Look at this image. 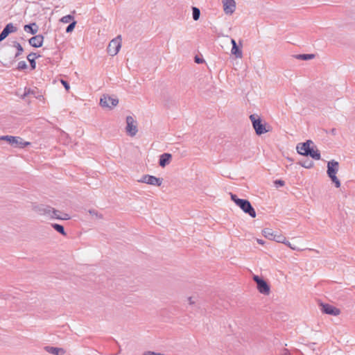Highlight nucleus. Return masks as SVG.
Segmentation results:
<instances>
[{
  "instance_id": "nucleus-1",
  "label": "nucleus",
  "mask_w": 355,
  "mask_h": 355,
  "mask_svg": "<svg viewBox=\"0 0 355 355\" xmlns=\"http://www.w3.org/2000/svg\"><path fill=\"white\" fill-rule=\"evenodd\" d=\"M262 234L265 238L269 240L275 241L277 243H284L293 250H299L295 246L293 245L289 241H288L286 236H284L283 234L280 233L274 232L271 229H263L262 230Z\"/></svg>"
},
{
  "instance_id": "nucleus-2",
  "label": "nucleus",
  "mask_w": 355,
  "mask_h": 355,
  "mask_svg": "<svg viewBox=\"0 0 355 355\" xmlns=\"http://www.w3.org/2000/svg\"><path fill=\"white\" fill-rule=\"evenodd\" d=\"M231 200L245 213L252 218H255L257 214L250 201L239 198L236 195L230 193Z\"/></svg>"
},
{
  "instance_id": "nucleus-3",
  "label": "nucleus",
  "mask_w": 355,
  "mask_h": 355,
  "mask_svg": "<svg viewBox=\"0 0 355 355\" xmlns=\"http://www.w3.org/2000/svg\"><path fill=\"white\" fill-rule=\"evenodd\" d=\"M250 119L257 135H261L270 131V127L266 123H263L259 116L251 114Z\"/></svg>"
},
{
  "instance_id": "nucleus-4",
  "label": "nucleus",
  "mask_w": 355,
  "mask_h": 355,
  "mask_svg": "<svg viewBox=\"0 0 355 355\" xmlns=\"http://www.w3.org/2000/svg\"><path fill=\"white\" fill-rule=\"evenodd\" d=\"M339 170V163L335 160H331L327 163V175L331 180L335 184L336 188L340 187V182L336 177V173Z\"/></svg>"
},
{
  "instance_id": "nucleus-5",
  "label": "nucleus",
  "mask_w": 355,
  "mask_h": 355,
  "mask_svg": "<svg viewBox=\"0 0 355 355\" xmlns=\"http://www.w3.org/2000/svg\"><path fill=\"white\" fill-rule=\"evenodd\" d=\"M0 140L7 141L11 146L14 148H23L31 144L28 141H25L20 137H15L11 135L1 136Z\"/></svg>"
},
{
  "instance_id": "nucleus-6",
  "label": "nucleus",
  "mask_w": 355,
  "mask_h": 355,
  "mask_svg": "<svg viewBox=\"0 0 355 355\" xmlns=\"http://www.w3.org/2000/svg\"><path fill=\"white\" fill-rule=\"evenodd\" d=\"M125 121H126V127H125L126 133L130 137L135 136L138 132L137 122L131 116H128L126 117Z\"/></svg>"
},
{
  "instance_id": "nucleus-7",
  "label": "nucleus",
  "mask_w": 355,
  "mask_h": 355,
  "mask_svg": "<svg viewBox=\"0 0 355 355\" xmlns=\"http://www.w3.org/2000/svg\"><path fill=\"white\" fill-rule=\"evenodd\" d=\"M138 182L145 183L151 186L159 187L163 182V179L150 175H144L137 180Z\"/></svg>"
},
{
  "instance_id": "nucleus-8",
  "label": "nucleus",
  "mask_w": 355,
  "mask_h": 355,
  "mask_svg": "<svg viewBox=\"0 0 355 355\" xmlns=\"http://www.w3.org/2000/svg\"><path fill=\"white\" fill-rule=\"evenodd\" d=\"M121 46V36H118L116 38L110 41L107 46V53L111 56L116 55Z\"/></svg>"
},
{
  "instance_id": "nucleus-9",
  "label": "nucleus",
  "mask_w": 355,
  "mask_h": 355,
  "mask_svg": "<svg viewBox=\"0 0 355 355\" xmlns=\"http://www.w3.org/2000/svg\"><path fill=\"white\" fill-rule=\"evenodd\" d=\"M119 103L117 98H114L108 95H103L100 99V105L103 107L112 109Z\"/></svg>"
},
{
  "instance_id": "nucleus-10",
  "label": "nucleus",
  "mask_w": 355,
  "mask_h": 355,
  "mask_svg": "<svg viewBox=\"0 0 355 355\" xmlns=\"http://www.w3.org/2000/svg\"><path fill=\"white\" fill-rule=\"evenodd\" d=\"M254 281L257 283L258 291L263 295H268L270 293V286L267 282L257 275L253 277Z\"/></svg>"
},
{
  "instance_id": "nucleus-11",
  "label": "nucleus",
  "mask_w": 355,
  "mask_h": 355,
  "mask_svg": "<svg viewBox=\"0 0 355 355\" xmlns=\"http://www.w3.org/2000/svg\"><path fill=\"white\" fill-rule=\"evenodd\" d=\"M223 10L226 15H232L236 9V2L234 0H221Z\"/></svg>"
},
{
  "instance_id": "nucleus-12",
  "label": "nucleus",
  "mask_w": 355,
  "mask_h": 355,
  "mask_svg": "<svg viewBox=\"0 0 355 355\" xmlns=\"http://www.w3.org/2000/svg\"><path fill=\"white\" fill-rule=\"evenodd\" d=\"M311 144H313V141L311 140H307L306 142L297 144L296 147L297 153L300 155L307 156Z\"/></svg>"
},
{
  "instance_id": "nucleus-13",
  "label": "nucleus",
  "mask_w": 355,
  "mask_h": 355,
  "mask_svg": "<svg viewBox=\"0 0 355 355\" xmlns=\"http://www.w3.org/2000/svg\"><path fill=\"white\" fill-rule=\"evenodd\" d=\"M321 307L322 311L326 314L338 315L340 313V311L338 309L328 304H322Z\"/></svg>"
},
{
  "instance_id": "nucleus-14",
  "label": "nucleus",
  "mask_w": 355,
  "mask_h": 355,
  "mask_svg": "<svg viewBox=\"0 0 355 355\" xmlns=\"http://www.w3.org/2000/svg\"><path fill=\"white\" fill-rule=\"evenodd\" d=\"M14 46L17 48V52L15 53L14 58L10 60H4L2 62L3 66L10 67L15 62V58H17L23 51V48L21 44L17 42H14Z\"/></svg>"
},
{
  "instance_id": "nucleus-15",
  "label": "nucleus",
  "mask_w": 355,
  "mask_h": 355,
  "mask_svg": "<svg viewBox=\"0 0 355 355\" xmlns=\"http://www.w3.org/2000/svg\"><path fill=\"white\" fill-rule=\"evenodd\" d=\"M32 209L40 215L48 216L50 210V207L42 205H33Z\"/></svg>"
},
{
  "instance_id": "nucleus-16",
  "label": "nucleus",
  "mask_w": 355,
  "mask_h": 355,
  "mask_svg": "<svg viewBox=\"0 0 355 355\" xmlns=\"http://www.w3.org/2000/svg\"><path fill=\"white\" fill-rule=\"evenodd\" d=\"M17 31L16 27L12 24H8L0 33V42L3 41L9 33H14Z\"/></svg>"
},
{
  "instance_id": "nucleus-17",
  "label": "nucleus",
  "mask_w": 355,
  "mask_h": 355,
  "mask_svg": "<svg viewBox=\"0 0 355 355\" xmlns=\"http://www.w3.org/2000/svg\"><path fill=\"white\" fill-rule=\"evenodd\" d=\"M44 350L53 355H64L66 353L65 349L63 348L51 346H46Z\"/></svg>"
},
{
  "instance_id": "nucleus-18",
  "label": "nucleus",
  "mask_w": 355,
  "mask_h": 355,
  "mask_svg": "<svg viewBox=\"0 0 355 355\" xmlns=\"http://www.w3.org/2000/svg\"><path fill=\"white\" fill-rule=\"evenodd\" d=\"M44 37L42 35H37L29 40V44L33 47H40L42 46Z\"/></svg>"
},
{
  "instance_id": "nucleus-19",
  "label": "nucleus",
  "mask_w": 355,
  "mask_h": 355,
  "mask_svg": "<svg viewBox=\"0 0 355 355\" xmlns=\"http://www.w3.org/2000/svg\"><path fill=\"white\" fill-rule=\"evenodd\" d=\"M172 159V155L170 153H164L160 155L159 164L161 167H165L169 164Z\"/></svg>"
},
{
  "instance_id": "nucleus-20",
  "label": "nucleus",
  "mask_w": 355,
  "mask_h": 355,
  "mask_svg": "<svg viewBox=\"0 0 355 355\" xmlns=\"http://www.w3.org/2000/svg\"><path fill=\"white\" fill-rule=\"evenodd\" d=\"M231 43L232 44V48L231 50L232 54L235 55L236 58H241L243 56V53L241 49L237 46L236 41L234 39H232Z\"/></svg>"
},
{
  "instance_id": "nucleus-21",
  "label": "nucleus",
  "mask_w": 355,
  "mask_h": 355,
  "mask_svg": "<svg viewBox=\"0 0 355 355\" xmlns=\"http://www.w3.org/2000/svg\"><path fill=\"white\" fill-rule=\"evenodd\" d=\"M88 213L93 219L102 220L103 218V215L96 209H89Z\"/></svg>"
},
{
  "instance_id": "nucleus-22",
  "label": "nucleus",
  "mask_w": 355,
  "mask_h": 355,
  "mask_svg": "<svg viewBox=\"0 0 355 355\" xmlns=\"http://www.w3.org/2000/svg\"><path fill=\"white\" fill-rule=\"evenodd\" d=\"M24 29L26 32H30L31 34L37 33L38 28L35 23L25 25Z\"/></svg>"
},
{
  "instance_id": "nucleus-23",
  "label": "nucleus",
  "mask_w": 355,
  "mask_h": 355,
  "mask_svg": "<svg viewBox=\"0 0 355 355\" xmlns=\"http://www.w3.org/2000/svg\"><path fill=\"white\" fill-rule=\"evenodd\" d=\"M308 155H309L315 160H319L320 159V153L317 148H313L311 147L308 153Z\"/></svg>"
},
{
  "instance_id": "nucleus-24",
  "label": "nucleus",
  "mask_w": 355,
  "mask_h": 355,
  "mask_svg": "<svg viewBox=\"0 0 355 355\" xmlns=\"http://www.w3.org/2000/svg\"><path fill=\"white\" fill-rule=\"evenodd\" d=\"M61 214L58 210H56L52 207H50V210L48 214V216H49L51 218H56L59 219Z\"/></svg>"
},
{
  "instance_id": "nucleus-25",
  "label": "nucleus",
  "mask_w": 355,
  "mask_h": 355,
  "mask_svg": "<svg viewBox=\"0 0 355 355\" xmlns=\"http://www.w3.org/2000/svg\"><path fill=\"white\" fill-rule=\"evenodd\" d=\"M55 230L58 232L60 233L63 236H66V232L64 231V227L61 225L53 223L51 225Z\"/></svg>"
},
{
  "instance_id": "nucleus-26",
  "label": "nucleus",
  "mask_w": 355,
  "mask_h": 355,
  "mask_svg": "<svg viewBox=\"0 0 355 355\" xmlns=\"http://www.w3.org/2000/svg\"><path fill=\"white\" fill-rule=\"evenodd\" d=\"M192 11H193V19L195 21L198 20L199 18H200V10L198 8H196V7H193L192 8Z\"/></svg>"
},
{
  "instance_id": "nucleus-27",
  "label": "nucleus",
  "mask_w": 355,
  "mask_h": 355,
  "mask_svg": "<svg viewBox=\"0 0 355 355\" xmlns=\"http://www.w3.org/2000/svg\"><path fill=\"white\" fill-rule=\"evenodd\" d=\"M35 53H31V54H29V55L27 56V59H28V60L30 62L31 65V67H32L33 69H35Z\"/></svg>"
},
{
  "instance_id": "nucleus-28",
  "label": "nucleus",
  "mask_w": 355,
  "mask_h": 355,
  "mask_svg": "<svg viewBox=\"0 0 355 355\" xmlns=\"http://www.w3.org/2000/svg\"><path fill=\"white\" fill-rule=\"evenodd\" d=\"M298 59L302 60H311L314 58L313 54H301L297 55V57Z\"/></svg>"
},
{
  "instance_id": "nucleus-29",
  "label": "nucleus",
  "mask_w": 355,
  "mask_h": 355,
  "mask_svg": "<svg viewBox=\"0 0 355 355\" xmlns=\"http://www.w3.org/2000/svg\"><path fill=\"white\" fill-rule=\"evenodd\" d=\"M73 19V17L71 15H66L62 17L61 21L63 23H69L71 19Z\"/></svg>"
},
{
  "instance_id": "nucleus-30",
  "label": "nucleus",
  "mask_w": 355,
  "mask_h": 355,
  "mask_svg": "<svg viewBox=\"0 0 355 355\" xmlns=\"http://www.w3.org/2000/svg\"><path fill=\"white\" fill-rule=\"evenodd\" d=\"M76 22L75 21H73L72 23H71L67 28L66 29V32L67 33H70L71 31H73V30L75 28V26H76Z\"/></svg>"
},
{
  "instance_id": "nucleus-31",
  "label": "nucleus",
  "mask_w": 355,
  "mask_h": 355,
  "mask_svg": "<svg viewBox=\"0 0 355 355\" xmlns=\"http://www.w3.org/2000/svg\"><path fill=\"white\" fill-rule=\"evenodd\" d=\"M27 67V64L26 63V62L24 61H21L18 63V69H26Z\"/></svg>"
},
{
  "instance_id": "nucleus-32",
  "label": "nucleus",
  "mask_w": 355,
  "mask_h": 355,
  "mask_svg": "<svg viewBox=\"0 0 355 355\" xmlns=\"http://www.w3.org/2000/svg\"><path fill=\"white\" fill-rule=\"evenodd\" d=\"M301 165L304 168H309L313 166V163L311 162H305L304 163H301Z\"/></svg>"
},
{
  "instance_id": "nucleus-33",
  "label": "nucleus",
  "mask_w": 355,
  "mask_h": 355,
  "mask_svg": "<svg viewBox=\"0 0 355 355\" xmlns=\"http://www.w3.org/2000/svg\"><path fill=\"white\" fill-rule=\"evenodd\" d=\"M187 301H188L189 304H190V305L195 304L196 302V298L193 297H189L187 298Z\"/></svg>"
},
{
  "instance_id": "nucleus-34",
  "label": "nucleus",
  "mask_w": 355,
  "mask_h": 355,
  "mask_svg": "<svg viewBox=\"0 0 355 355\" xmlns=\"http://www.w3.org/2000/svg\"><path fill=\"white\" fill-rule=\"evenodd\" d=\"M143 355H164L163 354H161V353H156V352H151V351H148V352H145Z\"/></svg>"
},
{
  "instance_id": "nucleus-35",
  "label": "nucleus",
  "mask_w": 355,
  "mask_h": 355,
  "mask_svg": "<svg viewBox=\"0 0 355 355\" xmlns=\"http://www.w3.org/2000/svg\"><path fill=\"white\" fill-rule=\"evenodd\" d=\"M70 218V216L67 214H62L60 216V220H69Z\"/></svg>"
},
{
  "instance_id": "nucleus-36",
  "label": "nucleus",
  "mask_w": 355,
  "mask_h": 355,
  "mask_svg": "<svg viewBox=\"0 0 355 355\" xmlns=\"http://www.w3.org/2000/svg\"><path fill=\"white\" fill-rule=\"evenodd\" d=\"M61 83L62 84V85L64 87V88L67 89V90H69V88H70V86L69 85V83L64 80H61Z\"/></svg>"
},
{
  "instance_id": "nucleus-37",
  "label": "nucleus",
  "mask_w": 355,
  "mask_h": 355,
  "mask_svg": "<svg viewBox=\"0 0 355 355\" xmlns=\"http://www.w3.org/2000/svg\"><path fill=\"white\" fill-rule=\"evenodd\" d=\"M275 184L276 185H279V186L282 187V186H284V182L283 180H276V181L275 182Z\"/></svg>"
},
{
  "instance_id": "nucleus-38",
  "label": "nucleus",
  "mask_w": 355,
  "mask_h": 355,
  "mask_svg": "<svg viewBox=\"0 0 355 355\" xmlns=\"http://www.w3.org/2000/svg\"><path fill=\"white\" fill-rule=\"evenodd\" d=\"M31 93V89H26V88H25V92H24V95H23V98H24V96H27V95L30 94Z\"/></svg>"
},
{
  "instance_id": "nucleus-39",
  "label": "nucleus",
  "mask_w": 355,
  "mask_h": 355,
  "mask_svg": "<svg viewBox=\"0 0 355 355\" xmlns=\"http://www.w3.org/2000/svg\"><path fill=\"white\" fill-rule=\"evenodd\" d=\"M281 355H291L289 351L287 349H284Z\"/></svg>"
},
{
  "instance_id": "nucleus-40",
  "label": "nucleus",
  "mask_w": 355,
  "mask_h": 355,
  "mask_svg": "<svg viewBox=\"0 0 355 355\" xmlns=\"http://www.w3.org/2000/svg\"><path fill=\"white\" fill-rule=\"evenodd\" d=\"M257 243H258L259 244H260V245H264V243H265L264 241H263V240H262V239H257Z\"/></svg>"
},
{
  "instance_id": "nucleus-41",
  "label": "nucleus",
  "mask_w": 355,
  "mask_h": 355,
  "mask_svg": "<svg viewBox=\"0 0 355 355\" xmlns=\"http://www.w3.org/2000/svg\"><path fill=\"white\" fill-rule=\"evenodd\" d=\"M196 62L197 63H200L202 62V60L200 59H199L198 58H196V60H195Z\"/></svg>"
}]
</instances>
